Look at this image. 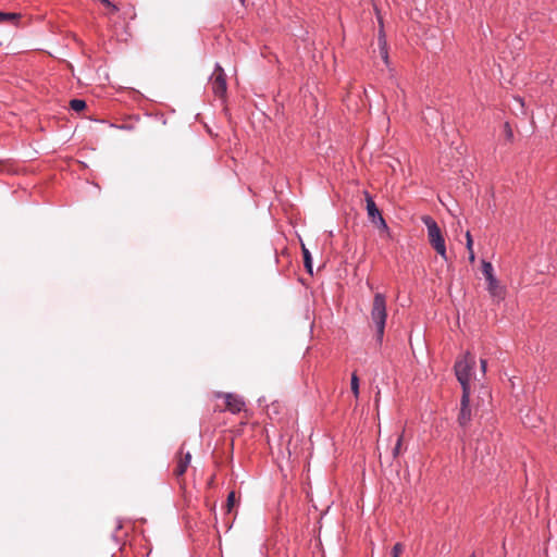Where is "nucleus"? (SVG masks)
<instances>
[{"label": "nucleus", "mask_w": 557, "mask_h": 557, "mask_svg": "<svg viewBox=\"0 0 557 557\" xmlns=\"http://www.w3.org/2000/svg\"><path fill=\"white\" fill-rule=\"evenodd\" d=\"M469 557H475V554L473 553V554H471Z\"/></svg>", "instance_id": "obj_23"}, {"label": "nucleus", "mask_w": 557, "mask_h": 557, "mask_svg": "<svg viewBox=\"0 0 557 557\" xmlns=\"http://www.w3.org/2000/svg\"><path fill=\"white\" fill-rule=\"evenodd\" d=\"M475 359L470 352H466L455 363V374L462 387V393H470V381Z\"/></svg>", "instance_id": "obj_3"}, {"label": "nucleus", "mask_w": 557, "mask_h": 557, "mask_svg": "<svg viewBox=\"0 0 557 557\" xmlns=\"http://www.w3.org/2000/svg\"><path fill=\"white\" fill-rule=\"evenodd\" d=\"M481 369L483 372L486 371V360H484V359H481Z\"/></svg>", "instance_id": "obj_22"}, {"label": "nucleus", "mask_w": 557, "mask_h": 557, "mask_svg": "<svg viewBox=\"0 0 557 557\" xmlns=\"http://www.w3.org/2000/svg\"><path fill=\"white\" fill-rule=\"evenodd\" d=\"M302 255H304V262H305V267H306L307 271L312 273L311 255H310L309 250L305 247V245H302Z\"/></svg>", "instance_id": "obj_12"}, {"label": "nucleus", "mask_w": 557, "mask_h": 557, "mask_svg": "<svg viewBox=\"0 0 557 557\" xmlns=\"http://www.w3.org/2000/svg\"><path fill=\"white\" fill-rule=\"evenodd\" d=\"M21 17L17 13H5L0 11V23H15Z\"/></svg>", "instance_id": "obj_10"}, {"label": "nucleus", "mask_w": 557, "mask_h": 557, "mask_svg": "<svg viewBox=\"0 0 557 557\" xmlns=\"http://www.w3.org/2000/svg\"><path fill=\"white\" fill-rule=\"evenodd\" d=\"M404 552V546L400 543L394 545L391 552L392 557H399Z\"/></svg>", "instance_id": "obj_19"}, {"label": "nucleus", "mask_w": 557, "mask_h": 557, "mask_svg": "<svg viewBox=\"0 0 557 557\" xmlns=\"http://www.w3.org/2000/svg\"><path fill=\"white\" fill-rule=\"evenodd\" d=\"M102 4H104L107 8H109L111 10V12H116L117 11V8L116 5H114L112 2H110L109 0H100Z\"/></svg>", "instance_id": "obj_21"}, {"label": "nucleus", "mask_w": 557, "mask_h": 557, "mask_svg": "<svg viewBox=\"0 0 557 557\" xmlns=\"http://www.w3.org/2000/svg\"><path fill=\"white\" fill-rule=\"evenodd\" d=\"M70 108L76 112H81L86 108V102L82 99H73L70 101Z\"/></svg>", "instance_id": "obj_13"}, {"label": "nucleus", "mask_w": 557, "mask_h": 557, "mask_svg": "<svg viewBox=\"0 0 557 557\" xmlns=\"http://www.w3.org/2000/svg\"><path fill=\"white\" fill-rule=\"evenodd\" d=\"M377 228L384 231V232H388V226L384 220V218L382 216V214H380L376 219L374 220H370Z\"/></svg>", "instance_id": "obj_14"}, {"label": "nucleus", "mask_w": 557, "mask_h": 557, "mask_svg": "<svg viewBox=\"0 0 557 557\" xmlns=\"http://www.w3.org/2000/svg\"><path fill=\"white\" fill-rule=\"evenodd\" d=\"M370 318L376 329V338L381 343L384 335L387 318L386 296L383 293H375L370 310Z\"/></svg>", "instance_id": "obj_1"}, {"label": "nucleus", "mask_w": 557, "mask_h": 557, "mask_svg": "<svg viewBox=\"0 0 557 557\" xmlns=\"http://www.w3.org/2000/svg\"><path fill=\"white\" fill-rule=\"evenodd\" d=\"M235 503H236L235 492H231L227 495V500H226V509L228 512L232 511L233 507L235 506Z\"/></svg>", "instance_id": "obj_18"}, {"label": "nucleus", "mask_w": 557, "mask_h": 557, "mask_svg": "<svg viewBox=\"0 0 557 557\" xmlns=\"http://www.w3.org/2000/svg\"><path fill=\"white\" fill-rule=\"evenodd\" d=\"M385 46H386V42L384 40L380 39L381 58L385 62V64H388V53H387Z\"/></svg>", "instance_id": "obj_17"}, {"label": "nucleus", "mask_w": 557, "mask_h": 557, "mask_svg": "<svg viewBox=\"0 0 557 557\" xmlns=\"http://www.w3.org/2000/svg\"><path fill=\"white\" fill-rule=\"evenodd\" d=\"M364 196H366V202H367L366 209H367V212H368V216H369L370 220H374V219H376L381 214V211L376 207L374 200L369 195V193L366 191Z\"/></svg>", "instance_id": "obj_9"}, {"label": "nucleus", "mask_w": 557, "mask_h": 557, "mask_svg": "<svg viewBox=\"0 0 557 557\" xmlns=\"http://www.w3.org/2000/svg\"><path fill=\"white\" fill-rule=\"evenodd\" d=\"M482 273L487 281V290L490 295L498 300L504 299L505 288L500 285L493 274V265L491 262L482 261Z\"/></svg>", "instance_id": "obj_4"}, {"label": "nucleus", "mask_w": 557, "mask_h": 557, "mask_svg": "<svg viewBox=\"0 0 557 557\" xmlns=\"http://www.w3.org/2000/svg\"><path fill=\"white\" fill-rule=\"evenodd\" d=\"M351 392L354 393L355 397L359 396V379L356 373H352L351 375V382H350Z\"/></svg>", "instance_id": "obj_15"}, {"label": "nucleus", "mask_w": 557, "mask_h": 557, "mask_svg": "<svg viewBox=\"0 0 557 557\" xmlns=\"http://www.w3.org/2000/svg\"><path fill=\"white\" fill-rule=\"evenodd\" d=\"M210 84L213 94L219 98H224L227 90L226 75L223 67L220 64L215 65V69L210 78Z\"/></svg>", "instance_id": "obj_5"}, {"label": "nucleus", "mask_w": 557, "mask_h": 557, "mask_svg": "<svg viewBox=\"0 0 557 557\" xmlns=\"http://www.w3.org/2000/svg\"><path fill=\"white\" fill-rule=\"evenodd\" d=\"M218 397H222L225 403V408L223 410H228L232 413H238L240 412L245 407V401L243 398L238 395L231 394V393H219L216 394Z\"/></svg>", "instance_id": "obj_7"}, {"label": "nucleus", "mask_w": 557, "mask_h": 557, "mask_svg": "<svg viewBox=\"0 0 557 557\" xmlns=\"http://www.w3.org/2000/svg\"><path fill=\"white\" fill-rule=\"evenodd\" d=\"M190 461H191L190 453L189 451L184 453L183 447H182L180 449V451L176 454L175 467L173 470V473L178 481L184 476L186 470L190 466Z\"/></svg>", "instance_id": "obj_6"}, {"label": "nucleus", "mask_w": 557, "mask_h": 557, "mask_svg": "<svg viewBox=\"0 0 557 557\" xmlns=\"http://www.w3.org/2000/svg\"><path fill=\"white\" fill-rule=\"evenodd\" d=\"M466 239H467V250L469 252V261L471 263H473L475 260V255L473 251V239H472L470 232L466 233Z\"/></svg>", "instance_id": "obj_11"}, {"label": "nucleus", "mask_w": 557, "mask_h": 557, "mask_svg": "<svg viewBox=\"0 0 557 557\" xmlns=\"http://www.w3.org/2000/svg\"><path fill=\"white\" fill-rule=\"evenodd\" d=\"M457 421L461 428H466L471 421L470 393H462Z\"/></svg>", "instance_id": "obj_8"}, {"label": "nucleus", "mask_w": 557, "mask_h": 557, "mask_svg": "<svg viewBox=\"0 0 557 557\" xmlns=\"http://www.w3.org/2000/svg\"><path fill=\"white\" fill-rule=\"evenodd\" d=\"M401 445H403V434H400L397 437L395 447L393 448V453L392 454H393L394 458H397L400 455V453H401Z\"/></svg>", "instance_id": "obj_16"}, {"label": "nucleus", "mask_w": 557, "mask_h": 557, "mask_svg": "<svg viewBox=\"0 0 557 557\" xmlns=\"http://www.w3.org/2000/svg\"><path fill=\"white\" fill-rule=\"evenodd\" d=\"M422 222L428 228V239L432 248L445 260H448L446 244L437 223L430 215H423Z\"/></svg>", "instance_id": "obj_2"}, {"label": "nucleus", "mask_w": 557, "mask_h": 557, "mask_svg": "<svg viewBox=\"0 0 557 557\" xmlns=\"http://www.w3.org/2000/svg\"><path fill=\"white\" fill-rule=\"evenodd\" d=\"M504 132H505V136L506 138L511 141L513 139V133H512V129L509 125V123H505L504 125Z\"/></svg>", "instance_id": "obj_20"}]
</instances>
